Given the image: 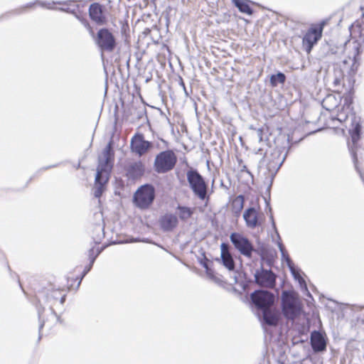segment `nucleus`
Instances as JSON below:
<instances>
[{
	"label": "nucleus",
	"mask_w": 364,
	"mask_h": 364,
	"mask_svg": "<svg viewBox=\"0 0 364 364\" xmlns=\"http://www.w3.org/2000/svg\"><path fill=\"white\" fill-rule=\"evenodd\" d=\"M334 70L333 71L332 84L334 88L333 92L338 94H328L322 100L321 105L323 108L329 112H333L338 109L336 119L341 123H346L350 120V125H346L348 128L350 136V141H348L350 152L355 164L358 162L357 151L360 147L358 141L360 139L361 125L360 118L357 117L353 107V96L355 93L354 85L352 90H348L345 85L348 83L347 77L344 76L343 80L341 81L343 85V90L339 91L338 87L334 84Z\"/></svg>",
	"instance_id": "1"
},
{
	"label": "nucleus",
	"mask_w": 364,
	"mask_h": 364,
	"mask_svg": "<svg viewBox=\"0 0 364 364\" xmlns=\"http://www.w3.org/2000/svg\"><path fill=\"white\" fill-rule=\"evenodd\" d=\"M350 40L346 44L345 53L347 58L334 65V84L339 91L343 90V85L341 81L347 77L348 83L345 85L348 90H352L355 82V75L360 65L359 55L361 53L360 41L364 40V21H355L350 28Z\"/></svg>",
	"instance_id": "2"
},
{
	"label": "nucleus",
	"mask_w": 364,
	"mask_h": 364,
	"mask_svg": "<svg viewBox=\"0 0 364 364\" xmlns=\"http://www.w3.org/2000/svg\"><path fill=\"white\" fill-rule=\"evenodd\" d=\"M114 154L111 143H109L99 156L98 166L93 189L96 198H100L104 191V186L107 183L113 166Z\"/></svg>",
	"instance_id": "3"
},
{
	"label": "nucleus",
	"mask_w": 364,
	"mask_h": 364,
	"mask_svg": "<svg viewBox=\"0 0 364 364\" xmlns=\"http://www.w3.org/2000/svg\"><path fill=\"white\" fill-rule=\"evenodd\" d=\"M282 310L284 317L294 321L301 314V303L294 291H283L281 296Z\"/></svg>",
	"instance_id": "4"
},
{
	"label": "nucleus",
	"mask_w": 364,
	"mask_h": 364,
	"mask_svg": "<svg viewBox=\"0 0 364 364\" xmlns=\"http://www.w3.org/2000/svg\"><path fill=\"white\" fill-rule=\"evenodd\" d=\"M326 25V21L312 23L303 33L302 47L307 54H310L314 46L318 43L323 36V31Z\"/></svg>",
	"instance_id": "5"
},
{
	"label": "nucleus",
	"mask_w": 364,
	"mask_h": 364,
	"mask_svg": "<svg viewBox=\"0 0 364 364\" xmlns=\"http://www.w3.org/2000/svg\"><path fill=\"white\" fill-rule=\"evenodd\" d=\"M187 181L193 193L201 200H209L208 184L203 177L195 169L190 168L186 172Z\"/></svg>",
	"instance_id": "6"
},
{
	"label": "nucleus",
	"mask_w": 364,
	"mask_h": 364,
	"mask_svg": "<svg viewBox=\"0 0 364 364\" xmlns=\"http://www.w3.org/2000/svg\"><path fill=\"white\" fill-rule=\"evenodd\" d=\"M155 197L154 188L151 185L141 186L134 193V203L141 209L149 207Z\"/></svg>",
	"instance_id": "7"
},
{
	"label": "nucleus",
	"mask_w": 364,
	"mask_h": 364,
	"mask_svg": "<svg viewBox=\"0 0 364 364\" xmlns=\"http://www.w3.org/2000/svg\"><path fill=\"white\" fill-rule=\"evenodd\" d=\"M250 297L255 306L261 311L272 307L275 301L274 294L264 290L255 291Z\"/></svg>",
	"instance_id": "8"
},
{
	"label": "nucleus",
	"mask_w": 364,
	"mask_h": 364,
	"mask_svg": "<svg viewBox=\"0 0 364 364\" xmlns=\"http://www.w3.org/2000/svg\"><path fill=\"white\" fill-rule=\"evenodd\" d=\"M230 238L235 247L242 255L248 257H251L254 248L250 241L246 237L239 232H232Z\"/></svg>",
	"instance_id": "9"
},
{
	"label": "nucleus",
	"mask_w": 364,
	"mask_h": 364,
	"mask_svg": "<svg viewBox=\"0 0 364 364\" xmlns=\"http://www.w3.org/2000/svg\"><path fill=\"white\" fill-rule=\"evenodd\" d=\"M243 218L247 227L251 229L262 225L265 220L263 213L259 210V208H247L244 211Z\"/></svg>",
	"instance_id": "10"
},
{
	"label": "nucleus",
	"mask_w": 364,
	"mask_h": 364,
	"mask_svg": "<svg viewBox=\"0 0 364 364\" xmlns=\"http://www.w3.org/2000/svg\"><path fill=\"white\" fill-rule=\"evenodd\" d=\"M97 44L102 50L112 52L116 46L114 36L106 28L100 29L97 33Z\"/></svg>",
	"instance_id": "11"
},
{
	"label": "nucleus",
	"mask_w": 364,
	"mask_h": 364,
	"mask_svg": "<svg viewBox=\"0 0 364 364\" xmlns=\"http://www.w3.org/2000/svg\"><path fill=\"white\" fill-rule=\"evenodd\" d=\"M277 276L272 270L262 269L255 274L256 283L264 288L273 289L276 285Z\"/></svg>",
	"instance_id": "12"
},
{
	"label": "nucleus",
	"mask_w": 364,
	"mask_h": 364,
	"mask_svg": "<svg viewBox=\"0 0 364 364\" xmlns=\"http://www.w3.org/2000/svg\"><path fill=\"white\" fill-rule=\"evenodd\" d=\"M177 163V156L173 150L161 152V173L171 171Z\"/></svg>",
	"instance_id": "13"
},
{
	"label": "nucleus",
	"mask_w": 364,
	"mask_h": 364,
	"mask_svg": "<svg viewBox=\"0 0 364 364\" xmlns=\"http://www.w3.org/2000/svg\"><path fill=\"white\" fill-rule=\"evenodd\" d=\"M151 144L145 141L144 136L141 134L135 135L131 141V149L132 151L142 156L144 154L148 149L150 148Z\"/></svg>",
	"instance_id": "14"
},
{
	"label": "nucleus",
	"mask_w": 364,
	"mask_h": 364,
	"mask_svg": "<svg viewBox=\"0 0 364 364\" xmlns=\"http://www.w3.org/2000/svg\"><path fill=\"white\" fill-rule=\"evenodd\" d=\"M89 14L92 21L100 25H102L106 22V17L104 14L103 7L97 4L94 3L89 8Z\"/></svg>",
	"instance_id": "15"
},
{
	"label": "nucleus",
	"mask_w": 364,
	"mask_h": 364,
	"mask_svg": "<svg viewBox=\"0 0 364 364\" xmlns=\"http://www.w3.org/2000/svg\"><path fill=\"white\" fill-rule=\"evenodd\" d=\"M262 311L263 319L269 326H277L280 319V313L276 308L268 307Z\"/></svg>",
	"instance_id": "16"
},
{
	"label": "nucleus",
	"mask_w": 364,
	"mask_h": 364,
	"mask_svg": "<svg viewBox=\"0 0 364 364\" xmlns=\"http://www.w3.org/2000/svg\"><path fill=\"white\" fill-rule=\"evenodd\" d=\"M221 259L223 264L230 271L235 269V262L231 253L230 252L229 246L226 243H222L220 245Z\"/></svg>",
	"instance_id": "17"
},
{
	"label": "nucleus",
	"mask_w": 364,
	"mask_h": 364,
	"mask_svg": "<svg viewBox=\"0 0 364 364\" xmlns=\"http://www.w3.org/2000/svg\"><path fill=\"white\" fill-rule=\"evenodd\" d=\"M311 345L315 352H320L326 350V340L319 331H314L311 335Z\"/></svg>",
	"instance_id": "18"
},
{
	"label": "nucleus",
	"mask_w": 364,
	"mask_h": 364,
	"mask_svg": "<svg viewBox=\"0 0 364 364\" xmlns=\"http://www.w3.org/2000/svg\"><path fill=\"white\" fill-rule=\"evenodd\" d=\"M144 172V168L141 162H133L127 167V175L129 178L136 179L141 177Z\"/></svg>",
	"instance_id": "19"
},
{
	"label": "nucleus",
	"mask_w": 364,
	"mask_h": 364,
	"mask_svg": "<svg viewBox=\"0 0 364 364\" xmlns=\"http://www.w3.org/2000/svg\"><path fill=\"white\" fill-rule=\"evenodd\" d=\"M178 220L173 214H166L161 218V228L164 231H172L177 227Z\"/></svg>",
	"instance_id": "20"
},
{
	"label": "nucleus",
	"mask_w": 364,
	"mask_h": 364,
	"mask_svg": "<svg viewBox=\"0 0 364 364\" xmlns=\"http://www.w3.org/2000/svg\"><path fill=\"white\" fill-rule=\"evenodd\" d=\"M245 205V197L239 195L235 197L230 203V210L234 216L239 217Z\"/></svg>",
	"instance_id": "21"
},
{
	"label": "nucleus",
	"mask_w": 364,
	"mask_h": 364,
	"mask_svg": "<svg viewBox=\"0 0 364 364\" xmlns=\"http://www.w3.org/2000/svg\"><path fill=\"white\" fill-rule=\"evenodd\" d=\"M234 5L242 13L252 15L253 10L250 6V1L249 0H232Z\"/></svg>",
	"instance_id": "22"
},
{
	"label": "nucleus",
	"mask_w": 364,
	"mask_h": 364,
	"mask_svg": "<svg viewBox=\"0 0 364 364\" xmlns=\"http://www.w3.org/2000/svg\"><path fill=\"white\" fill-rule=\"evenodd\" d=\"M177 210H178V216L182 220L189 219L193 214V210L188 207L178 205Z\"/></svg>",
	"instance_id": "23"
},
{
	"label": "nucleus",
	"mask_w": 364,
	"mask_h": 364,
	"mask_svg": "<svg viewBox=\"0 0 364 364\" xmlns=\"http://www.w3.org/2000/svg\"><path fill=\"white\" fill-rule=\"evenodd\" d=\"M286 80V76L282 73H278L276 75H272L270 77V84L272 87H276L278 83L284 84Z\"/></svg>",
	"instance_id": "24"
},
{
	"label": "nucleus",
	"mask_w": 364,
	"mask_h": 364,
	"mask_svg": "<svg viewBox=\"0 0 364 364\" xmlns=\"http://www.w3.org/2000/svg\"><path fill=\"white\" fill-rule=\"evenodd\" d=\"M155 168L157 172H159V154L156 156L155 159Z\"/></svg>",
	"instance_id": "25"
},
{
	"label": "nucleus",
	"mask_w": 364,
	"mask_h": 364,
	"mask_svg": "<svg viewBox=\"0 0 364 364\" xmlns=\"http://www.w3.org/2000/svg\"><path fill=\"white\" fill-rule=\"evenodd\" d=\"M154 31H157V29H156V28H155V29H154L153 31H150V33H151V36H153V33H154Z\"/></svg>",
	"instance_id": "26"
},
{
	"label": "nucleus",
	"mask_w": 364,
	"mask_h": 364,
	"mask_svg": "<svg viewBox=\"0 0 364 364\" xmlns=\"http://www.w3.org/2000/svg\"><path fill=\"white\" fill-rule=\"evenodd\" d=\"M65 301V296L62 297L61 300H60V302L61 304H63Z\"/></svg>",
	"instance_id": "27"
},
{
	"label": "nucleus",
	"mask_w": 364,
	"mask_h": 364,
	"mask_svg": "<svg viewBox=\"0 0 364 364\" xmlns=\"http://www.w3.org/2000/svg\"><path fill=\"white\" fill-rule=\"evenodd\" d=\"M95 258L92 259L91 264L94 262Z\"/></svg>",
	"instance_id": "28"
},
{
	"label": "nucleus",
	"mask_w": 364,
	"mask_h": 364,
	"mask_svg": "<svg viewBox=\"0 0 364 364\" xmlns=\"http://www.w3.org/2000/svg\"><path fill=\"white\" fill-rule=\"evenodd\" d=\"M361 3L364 4V0H360Z\"/></svg>",
	"instance_id": "29"
},
{
	"label": "nucleus",
	"mask_w": 364,
	"mask_h": 364,
	"mask_svg": "<svg viewBox=\"0 0 364 364\" xmlns=\"http://www.w3.org/2000/svg\"><path fill=\"white\" fill-rule=\"evenodd\" d=\"M43 323H42V324H41L40 328H42V327H43Z\"/></svg>",
	"instance_id": "30"
}]
</instances>
